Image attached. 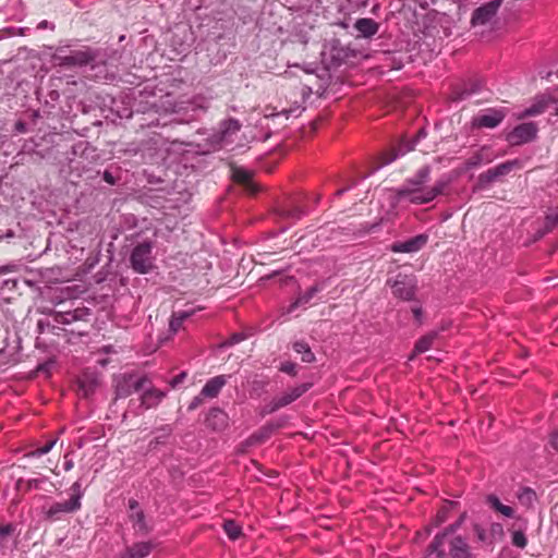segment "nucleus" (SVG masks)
<instances>
[{
	"mask_svg": "<svg viewBox=\"0 0 558 558\" xmlns=\"http://www.w3.org/2000/svg\"><path fill=\"white\" fill-rule=\"evenodd\" d=\"M474 531H475V534H476V536H477L478 541H481V542H487V535H486V532H485V530H484L482 526H480V525H475V526H474Z\"/></svg>",
	"mask_w": 558,
	"mask_h": 558,
	"instance_id": "72a5a7b5",
	"label": "nucleus"
},
{
	"mask_svg": "<svg viewBox=\"0 0 558 558\" xmlns=\"http://www.w3.org/2000/svg\"><path fill=\"white\" fill-rule=\"evenodd\" d=\"M546 108H547V100L545 98H539L533 105H531L530 107L524 109L518 116V118L519 119H523V118H526V117H533V116L541 114L542 112L545 111Z\"/></svg>",
	"mask_w": 558,
	"mask_h": 558,
	"instance_id": "aec40b11",
	"label": "nucleus"
},
{
	"mask_svg": "<svg viewBox=\"0 0 558 558\" xmlns=\"http://www.w3.org/2000/svg\"><path fill=\"white\" fill-rule=\"evenodd\" d=\"M465 513L461 514L459 521L456 524L450 525L445 533L436 536L435 541L430 546V553L425 558H446L441 546L444 545V539L447 537L448 533H453L464 521Z\"/></svg>",
	"mask_w": 558,
	"mask_h": 558,
	"instance_id": "9d476101",
	"label": "nucleus"
},
{
	"mask_svg": "<svg viewBox=\"0 0 558 558\" xmlns=\"http://www.w3.org/2000/svg\"><path fill=\"white\" fill-rule=\"evenodd\" d=\"M492 530L501 533L502 526L499 523H495L492 525Z\"/></svg>",
	"mask_w": 558,
	"mask_h": 558,
	"instance_id": "a19ab883",
	"label": "nucleus"
},
{
	"mask_svg": "<svg viewBox=\"0 0 558 558\" xmlns=\"http://www.w3.org/2000/svg\"><path fill=\"white\" fill-rule=\"evenodd\" d=\"M450 555L452 558H472L468 543L462 537H453L450 542Z\"/></svg>",
	"mask_w": 558,
	"mask_h": 558,
	"instance_id": "ddd939ff",
	"label": "nucleus"
},
{
	"mask_svg": "<svg viewBox=\"0 0 558 558\" xmlns=\"http://www.w3.org/2000/svg\"><path fill=\"white\" fill-rule=\"evenodd\" d=\"M190 316V314L187 312H180V313H177L174 314L171 319H170V324H169V328L170 330L175 333L181 325L183 324V322Z\"/></svg>",
	"mask_w": 558,
	"mask_h": 558,
	"instance_id": "b1692460",
	"label": "nucleus"
},
{
	"mask_svg": "<svg viewBox=\"0 0 558 558\" xmlns=\"http://www.w3.org/2000/svg\"><path fill=\"white\" fill-rule=\"evenodd\" d=\"M436 332H430L424 337H422L415 344L414 352L415 353H424L428 351L436 338Z\"/></svg>",
	"mask_w": 558,
	"mask_h": 558,
	"instance_id": "5701e85b",
	"label": "nucleus"
},
{
	"mask_svg": "<svg viewBox=\"0 0 558 558\" xmlns=\"http://www.w3.org/2000/svg\"><path fill=\"white\" fill-rule=\"evenodd\" d=\"M241 124L238 120L230 119L222 123L221 141H227L229 135L240 131Z\"/></svg>",
	"mask_w": 558,
	"mask_h": 558,
	"instance_id": "4be33fe9",
	"label": "nucleus"
},
{
	"mask_svg": "<svg viewBox=\"0 0 558 558\" xmlns=\"http://www.w3.org/2000/svg\"><path fill=\"white\" fill-rule=\"evenodd\" d=\"M306 391L305 386H300L291 389L290 391L284 392L282 396L276 398L272 401L270 411H276L282 407H286L296 400Z\"/></svg>",
	"mask_w": 558,
	"mask_h": 558,
	"instance_id": "9b49d317",
	"label": "nucleus"
},
{
	"mask_svg": "<svg viewBox=\"0 0 558 558\" xmlns=\"http://www.w3.org/2000/svg\"><path fill=\"white\" fill-rule=\"evenodd\" d=\"M421 136H425V132L423 130L418 132V134L414 141V144H418Z\"/></svg>",
	"mask_w": 558,
	"mask_h": 558,
	"instance_id": "c03bdc74",
	"label": "nucleus"
},
{
	"mask_svg": "<svg viewBox=\"0 0 558 558\" xmlns=\"http://www.w3.org/2000/svg\"><path fill=\"white\" fill-rule=\"evenodd\" d=\"M226 385L225 376H216L209 379L202 389V396L206 398H215Z\"/></svg>",
	"mask_w": 558,
	"mask_h": 558,
	"instance_id": "2eb2a0df",
	"label": "nucleus"
},
{
	"mask_svg": "<svg viewBox=\"0 0 558 558\" xmlns=\"http://www.w3.org/2000/svg\"><path fill=\"white\" fill-rule=\"evenodd\" d=\"M185 376L184 373H182L181 375H179L175 379H173L172 381V385H177L178 383H180L182 380V378Z\"/></svg>",
	"mask_w": 558,
	"mask_h": 558,
	"instance_id": "79ce46f5",
	"label": "nucleus"
},
{
	"mask_svg": "<svg viewBox=\"0 0 558 558\" xmlns=\"http://www.w3.org/2000/svg\"><path fill=\"white\" fill-rule=\"evenodd\" d=\"M537 126L533 122L522 123L515 126L508 135L507 141L511 145H522L533 141L537 135Z\"/></svg>",
	"mask_w": 558,
	"mask_h": 558,
	"instance_id": "423d86ee",
	"label": "nucleus"
},
{
	"mask_svg": "<svg viewBox=\"0 0 558 558\" xmlns=\"http://www.w3.org/2000/svg\"><path fill=\"white\" fill-rule=\"evenodd\" d=\"M13 531H14V527L11 524H7V525H3V526H0V536L9 535Z\"/></svg>",
	"mask_w": 558,
	"mask_h": 558,
	"instance_id": "c9c22d12",
	"label": "nucleus"
},
{
	"mask_svg": "<svg viewBox=\"0 0 558 558\" xmlns=\"http://www.w3.org/2000/svg\"><path fill=\"white\" fill-rule=\"evenodd\" d=\"M147 377L135 378L132 375H122L116 380V395L118 398H126L134 391L145 388Z\"/></svg>",
	"mask_w": 558,
	"mask_h": 558,
	"instance_id": "20e7f679",
	"label": "nucleus"
},
{
	"mask_svg": "<svg viewBox=\"0 0 558 558\" xmlns=\"http://www.w3.org/2000/svg\"><path fill=\"white\" fill-rule=\"evenodd\" d=\"M223 530L230 539H236L241 534V527L233 521H227L223 524Z\"/></svg>",
	"mask_w": 558,
	"mask_h": 558,
	"instance_id": "393cba45",
	"label": "nucleus"
},
{
	"mask_svg": "<svg viewBox=\"0 0 558 558\" xmlns=\"http://www.w3.org/2000/svg\"><path fill=\"white\" fill-rule=\"evenodd\" d=\"M556 116H558V106H557V109H556Z\"/></svg>",
	"mask_w": 558,
	"mask_h": 558,
	"instance_id": "8fccbe9b",
	"label": "nucleus"
},
{
	"mask_svg": "<svg viewBox=\"0 0 558 558\" xmlns=\"http://www.w3.org/2000/svg\"><path fill=\"white\" fill-rule=\"evenodd\" d=\"M511 542L519 548H524L527 544L525 534L522 531H514L511 535Z\"/></svg>",
	"mask_w": 558,
	"mask_h": 558,
	"instance_id": "a878e982",
	"label": "nucleus"
},
{
	"mask_svg": "<svg viewBox=\"0 0 558 558\" xmlns=\"http://www.w3.org/2000/svg\"><path fill=\"white\" fill-rule=\"evenodd\" d=\"M480 163H481V158L478 156H475L466 162V166H468V168H473V167L478 166Z\"/></svg>",
	"mask_w": 558,
	"mask_h": 558,
	"instance_id": "e433bc0d",
	"label": "nucleus"
},
{
	"mask_svg": "<svg viewBox=\"0 0 558 558\" xmlns=\"http://www.w3.org/2000/svg\"><path fill=\"white\" fill-rule=\"evenodd\" d=\"M411 149H413V146L409 145V144H401L399 146V148L397 149V151L395 153V155L392 157H390L389 159H387L385 161L386 165L392 162L395 159H397L399 156H402L404 155L407 151H410Z\"/></svg>",
	"mask_w": 558,
	"mask_h": 558,
	"instance_id": "bb28decb",
	"label": "nucleus"
},
{
	"mask_svg": "<svg viewBox=\"0 0 558 558\" xmlns=\"http://www.w3.org/2000/svg\"><path fill=\"white\" fill-rule=\"evenodd\" d=\"M517 498L521 506H523L526 509H531L534 507L537 500V495L535 490H533L532 488L523 487L518 492Z\"/></svg>",
	"mask_w": 558,
	"mask_h": 558,
	"instance_id": "6ab92c4d",
	"label": "nucleus"
},
{
	"mask_svg": "<svg viewBox=\"0 0 558 558\" xmlns=\"http://www.w3.org/2000/svg\"><path fill=\"white\" fill-rule=\"evenodd\" d=\"M519 166H520L519 160L507 161V162L498 165L494 169H489L486 173V177L489 181H493L501 175L509 173L512 169L518 168Z\"/></svg>",
	"mask_w": 558,
	"mask_h": 558,
	"instance_id": "dca6fc26",
	"label": "nucleus"
},
{
	"mask_svg": "<svg viewBox=\"0 0 558 558\" xmlns=\"http://www.w3.org/2000/svg\"><path fill=\"white\" fill-rule=\"evenodd\" d=\"M558 222V213H550L546 216V225L554 227Z\"/></svg>",
	"mask_w": 558,
	"mask_h": 558,
	"instance_id": "f704fd0d",
	"label": "nucleus"
},
{
	"mask_svg": "<svg viewBox=\"0 0 558 558\" xmlns=\"http://www.w3.org/2000/svg\"><path fill=\"white\" fill-rule=\"evenodd\" d=\"M448 512H449V508L448 507H444L436 515V525H439L441 523H444L446 520H447V515H448Z\"/></svg>",
	"mask_w": 558,
	"mask_h": 558,
	"instance_id": "473e14b6",
	"label": "nucleus"
},
{
	"mask_svg": "<svg viewBox=\"0 0 558 558\" xmlns=\"http://www.w3.org/2000/svg\"><path fill=\"white\" fill-rule=\"evenodd\" d=\"M280 371L289 375H295V364L292 362H284L281 364Z\"/></svg>",
	"mask_w": 558,
	"mask_h": 558,
	"instance_id": "2f4dec72",
	"label": "nucleus"
},
{
	"mask_svg": "<svg viewBox=\"0 0 558 558\" xmlns=\"http://www.w3.org/2000/svg\"><path fill=\"white\" fill-rule=\"evenodd\" d=\"M72 495L68 501L56 502L45 512L46 518L57 520L63 513H72L81 509L84 492L81 483L77 481L71 486Z\"/></svg>",
	"mask_w": 558,
	"mask_h": 558,
	"instance_id": "f03ea898",
	"label": "nucleus"
},
{
	"mask_svg": "<svg viewBox=\"0 0 558 558\" xmlns=\"http://www.w3.org/2000/svg\"><path fill=\"white\" fill-rule=\"evenodd\" d=\"M294 351L301 355V360L305 363H312L315 360V355L312 352L311 348L305 342H295L293 344Z\"/></svg>",
	"mask_w": 558,
	"mask_h": 558,
	"instance_id": "412c9836",
	"label": "nucleus"
},
{
	"mask_svg": "<svg viewBox=\"0 0 558 558\" xmlns=\"http://www.w3.org/2000/svg\"><path fill=\"white\" fill-rule=\"evenodd\" d=\"M87 56L84 52H80L76 56L73 57H66L64 60L66 63L70 64H82L87 62Z\"/></svg>",
	"mask_w": 558,
	"mask_h": 558,
	"instance_id": "cd10ccee",
	"label": "nucleus"
},
{
	"mask_svg": "<svg viewBox=\"0 0 558 558\" xmlns=\"http://www.w3.org/2000/svg\"><path fill=\"white\" fill-rule=\"evenodd\" d=\"M131 264L138 274H147L153 267L151 244L141 243L134 247L131 254Z\"/></svg>",
	"mask_w": 558,
	"mask_h": 558,
	"instance_id": "7ed1b4c3",
	"label": "nucleus"
},
{
	"mask_svg": "<svg viewBox=\"0 0 558 558\" xmlns=\"http://www.w3.org/2000/svg\"><path fill=\"white\" fill-rule=\"evenodd\" d=\"M48 26H49V23L47 21H41L38 24V28H40V29L47 28Z\"/></svg>",
	"mask_w": 558,
	"mask_h": 558,
	"instance_id": "37998d69",
	"label": "nucleus"
},
{
	"mask_svg": "<svg viewBox=\"0 0 558 558\" xmlns=\"http://www.w3.org/2000/svg\"><path fill=\"white\" fill-rule=\"evenodd\" d=\"M429 167H423L409 179L403 186L397 190V201H408L412 204H427L444 192L448 181L439 180L433 186L426 185L429 180Z\"/></svg>",
	"mask_w": 558,
	"mask_h": 558,
	"instance_id": "f257e3e1",
	"label": "nucleus"
},
{
	"mask_svg": "<svg viewBox=\"0 0 558 558\" xmlns=\"http://www.w3.org/2000/svg\"><path fill=\"white\" fill-rule=\"evenodd\" d=\"M427 240L428 236L426 234H418L407 241L393 243L391 251L393 253H415L427 243Z\"/></svg>",
	"mask_w": 558,
	"mask_h": 558,
	"instance_id": "1a4fd4ad",
	"label": "nucleus"
},
{
	"mask_svg": "<svg viewBox=\"0 0 558 558\" xmlns=\"http://www.w3.org/2000/svg\"><path fill=\"white\" fill-rule=\"evenodd\" d=\"M233 177L235 180L238 181H241V182H246L250 180L251 178V174L250 172H247L246 170H243V169H236L233 173Z\"/></svg>",
	"mask_w": 558,
	"mask_h": 558,
	"instance_id": "7c9ffc66",
	"label": "nucleus"
},
{
	"mask_svg": "<svg viewBox=\"0 0 558 558\" xmlns=\"http://www.w3.org/2000/svg\"><path fill=\"white\" fill-rule=\"evenodd\" d=\"M487 504L494 509L496 512L500 513L506 518H512L514 515V510L512 507L504 505L500 499L495 495L487 496Z\"/></svg>",
	"mask_w": 558,
	"mask_h": 558,
	"instance_id": "f3484780",
	"label": "nucleus"
},
{
	"mask_svg": "<svg viewBox=\"0 0 558 558\" xmlns=\"http://www.w3.org/2000/svg\"><path fill=\"white\" fill-rule=\"evenodd\" d=\"M210 415L219 420H225V413L219 410L211 411Z\"/></svg>",
	"mask_w": 558,
	"mask_h": 558,
	"instance_id": "58836bf2",
	"label": "nucleus"
},
{
	"mask_svg": "<svg viewBox=\"0 0 558 558\" xmlns=\"http://www.w3.org/2000/svg\"><path fill=\"white\" fill-rule=\"evenodd\" d=\"M132 519L134 520V524L137 526L140 531H146V526L144 523V514L141 511H137L132 515Z\"/></svg>",
	"mask_w": 558,
	"mask_h": 558,
	"instance_id": "c756f323",
	"label": "nucleus"
},
{
	"mask_svg": "<svg viewBox=\"0 0 558 558\" xmlns=\"http://www.w3.org/2000/svg\"><path fill=\"white\" fill-rule=\"evenodd\" d=\"M72 468H73V461L72 460H66L64 462V470L65 471H70Z\"/></svg>",
	"mask_w": 558,
	"mask_h": 558,
	"instance_id": "ea45409f",
	"label": "nucleus"
},
{
	"mask_svg": "<svg viewBox=\"0 0 558 558\" xmlns=\"http://www.w3.org/2000/svg\"><path fill=\"white\" fill-rule=\"evenodd\" d=\"M163 397L165 392L156 388L149 387L146 388L143 395L141 396V403L145 409H150L158 405Z\"/></svg>",
	"mask_w": 558,
	"mask_h": 558,
	"instance_id": "4468645a",
	"label": "nucleus"
},
{
	"mask_svg": "<svg viewBox=\"0 0 558 558\" xmlns=\"http://www.w3.org/2000/svg\"><path fill=\"white\" fill-rule=\"evenodd\" d=\"M8 270H9V268H8V267H0V274H2V272H7Z\"/></svg>",
	"mask_w": 558,
	"mask_h": 558,
	"instance_id": "09e8293b",
	"label": "nucleus"
},
{
	"mask_svg": "<svg viewBox=\"0 0 558 558\" xmlns=\"http://www.w3.org/2000/svg\"><path fill=\"white\" fill-rule=\"evenodd\" d=\"M505 116L506 114L502 110L489 109L474 117L472 120V125L475 128L493 129L504 120Z\"/></svg>",
	"mask_w": 558,
	"mask_h": 558,
	"instance_id": "6e6552de",
	"label": "nucleus"
},
{
	"mask_svg": "<svg viewBox=\"0 0 558 558\" xmlns=\"http://www.w3.org/2000/svg\"><path fill=\"white\" fill-rule=\"evenodd\" d=\"M105 179H106L107 182L112 183V178H111V175L109 173H107V172L105 173Z\"/></svg>",
	"mask_w": 558,
	"mask_h": 558,
	"instance_id": "de8ad7c7",
	"label": "nucleus"
},
{
	"mask_svg": "<svg viewBox=\"0 0 558 558\" xmlns=\"http://www.w3.org/2000/svg\"><path fill=\"white\" fill-rule=\"evenodd\" d=\"M550 445L556 451H558V433L553 434Z\"/></svg>",
	"mask_w": 558,
	"mask_h": 558,
	"instance_id": "4c0bfd02",
	"label": "nucleus"
},
{
	"mask_svg": "<svg viewBox=\"0 0 558 558\" xmlns=\"http://www.w3.org/2000/svg\"><path fill=\"white\" fill-rule=\"evenodd\" d=\"M57 440H51L49 441L48 444H46L45 446L36 449L32 454L33 456H36V457H40V456H44L46 453H48L52 448L53 446L56 445Z\"/></svg>",
	"mask_w": 558,
	"mask_h": 558,
	"instance_id": "c85d7f7f",
	"label": "nucleus"
},
{
	"mask_svg": "<svg viewBox=\"0 0 558 558\" xmlns=\"http://www.w3.org/2000/svg\"><path fill=\"white\" fill-rule=\"evenodd\" d=\"M241 339H242V337L240 335H234L232 337V342H239V341H241Z\"/></svg>",
	"mask_w": 558,
	"mask_h": 558,
	"instance_id": "49530a36",
	"label": "nucleus"
},
{
	"mask_svg": "<svg viewBox=\"0 0 558 558\" xmlns=\"http://www.w3.org/2000/svg\"><path fill=\"white\" fill-rule=\"evenodd\" d=\"M501 1L500 0H492L482 7L477 8L472 16L471 23L472 26H485L490 24L499 8H500Z\"/></svg>",
	"mask_w": 558,
	"mask_h": 558,
	"instance_id": "39448f33",
	"label": "nucleus"
},
{
	"mask_svg": "<svg viewBox=\"0 0 558 558\" xmlns=\"http://www.w3.org/2000/svg\"><path fill=\"white\" fill-rule=\"evenodd\" d=\"M155 545L149 541L138 542L130 546L122 555V558H146Z\"/></svg>",
	"mask_w": 558,
	"mask_h": 558,
	"instance_id": "f8f14e48",
	"label": "nucleus"
},
{
	"mask_svg": "<svg viewBox=\"0 0 558 558\" xmlns=\"http://www.w3.org/2000/svg\"><path fill=\"white\" fill-rule=\"evenodd\" d=\"M354 26L364 37H372L378 31L377 23L372 19H359Z\"/></svg>",
	"mask_w": 558,
	"mask_h": 558,
	"instance_id": "a211bd4d",
	"label": "nucleus"
},
{
	"mask_svg": "<svg viewBox=\"0 0 558 558\" xmlns=\"http://www.w3.org/2000/svg\"><path fill=\"white\" fill-rule=\"evenodd\" d=\"M413 312H414L415 317H416L417 319H420V318H421V316H422V311H421L420 308H415V310H413Z\"/></svg>",
	"mask_w": 558,
	"mask_h": 558,
	"instance_id": "a18cd8bd",
	"label": "nucleus"
},
{
	"mask_svg": "<svg viewBox=\"0 0 558 558\" xmlns=\"http://www.w3.org/2000/svg\"><path fill=\"white\" fill-rule=\"evenodd\" d=\"M390 286L392 294L401 300H411L414 295L415 283L411 277L400 274Z\"/></svg>",
	"mask_w": 558,
	"mask_h": 558,
	"instance_id": "0eeeda50",
	"label": "nucleus"
}]
</instances>
